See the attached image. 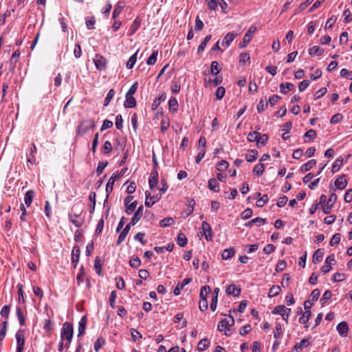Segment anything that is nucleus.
I'll list each match as a JSON object with an SVG mask.
<instances>
[{
  "instance_id": "obj_1",
  "label": "nucleus",
  "mask_w": 352,
  "mask_h": 352,
  "mask_svg": "<svg viewBox=\"0 0 352 352\" xmlns=\"http://www.w3.org/2000/svg\"><path fill=\"white\" fill-rule=\"evenodd\" d=\"M286 313V309L284 305H278L274 307L272 311V314L277 315L278 317L276 318L275 323V331L274 333V337L275 338H279V336L283 333L282 327L283 326V322L285 320V315Z\"/></svg>"
},
{
  "instance_id": "obj_2",
  "label": "nucleus",
  "mask_w": 352,
  "mask_h": 352,
  "mask_svg": "<svg viewBox=\"0 0 352 352\" xmlns=\"http://www.w3.org/2000/svg\"><path fill=\"white\" fill-rule=\"evenodd\" d=\"M73 337V327L69 322H65L63 325L60 333L61 341L65 342L66 348H69Z\"/></svg>"
},
{
  "instance_id": "obj_3",
  "label": "nucleus",
  "mask_w": 352,
  "mask_h": 352,
  "mask_svg": "<svg viewBox=\"0 0 352 352\" xmlns=\"http://www.w3.org/2000/svg\"><path fill=\"white\" fill-rule=\"evenodd\" d=\"M234 324V320L232 316H229L228 318H225L218 324V329L219 331H226L230 327Z\"/></svg>"
},
{
  "instance_id": "obj_4",
  "label": "nucleus",
  "mask_w": 352,
  "mask_h": 352,
  "mask_svg": "<svg viewBox=\"0 0 352 352\" xmlns=\"http://www.w3.org/2000/svg\"><path fill=\"white\" fill-rule=\"evenodd\" d=\"M256 30V28L255 26H251L250 28V29L248 30V31L246 32L243 37V42L239 44V47L241 48L245 47L247 45V44H248L250 42L253 36V34L255 33Z\"/></svg>"
},
{
  "instance_id": "obj_5",
  "label": "nucleus",
  "mask_w": 352,
  "mask_h": 352,
  "mask_svg": "<svg viewBox=\"0 0 352 352\" xmlns=\"http://www.w3.org/2000/svg\"><path fill=\"white\" fill-rule=\"evenodd\" d=\"M94 62L98 70H103L106 68L107 61L104 56L96 54L94 58Z\"/></svg>"
},
{
  "instance_id": "obj_6",
  "label": "nucleus",
  "mask_w": 352,
  "mask_h": 352,
  "mask_svg": "<svg viewBox=\"0 0 352 352\" xmlns=\"http://www.w3.org/2000/svg\"><path fill=\"white\" fill-rule=\"evenodd\" d=\"M122 175H123L122 172H121V173L116 172L112 175V176L109 179L108 183L106 186V190H107V193L112 191L115 182L116 180L119 179Z\"/></svg>"
},
{
  "instance_id": "obj_7",
  "label": "nucleus",
  "mask_w": 352,
  "mask_h": 352,
  "mask_svg": "<svg viewBox=\"0 0 352 352\" xmlns=\"http://www.w3.org/2000/svg\"><path fill=\"white\" fill-rule=\"evenodd\" d=\"M133 197L132 196H128L124 199V204L126 205V212L128 214H130L133 212V210L135 209L137 206V201H134L133 202Z\"/></svg>"
},
{
  "instance_id": "obj_8",
  "label": "nucleus",
  "mask_w": 352,
  "mask_h": 352,
  "mask_svg": "<svg viewBox=\"0 0 352 352\" xmlns=\"http://www.w3.org/2000/svg\"><path fill=\"white\" fill-rule=\"evenodd\" d=\"M336 200H337L336 194L332 193L330 195L326 205L322 208V211L324 214H329L331 208L332 206L333 205V204L336 201Z\"/></svg>"
},
{
  "instance_id": "obj_9",
  "label": "nucleus",
  "mask_w": 352,
  "mask_h": 352,
  "mask_svg": "<svg viewBox=\"0 0 352 352\" xmlns=\"http://www.w3.org/2000/svg\"><path fill=\"white\" fill-rule=\"evenodd\" d=\"M146 194V201L145 206L147 207L152 206L156 201H159L161 198V194L160 195H156L151 196V193L148 191L145 192Z\"/></svg>"
},
{
  "instance_id": "obj_10",
  "label": "nucleus",
  "mask_w": 352,
  "mask_h": 352,
  "mask_svg": "<svg viewBox=\"0 0 352 352\" xmlns=\"http://www.w3.org/2000/svg\"><path fill=\"white\" fill-rule=\"evenodd\" d=\"M202 230L205 238L207 241H210L212 239V229L210 224L206 221L202 222Z\"/></svg>"
},
{
  "instance_id": "obj_11",
  "label": "nucleus",
  "mask_w": 352,
  "mask_h": 352,
  "mask_svg": "<svg viewBox=\"0 0 352 352\" xmlns=\"http://www.w3.org/2000/svg\"><path fill=\"white\" fill-rule=\"evenodd\" d=\"M346 177V175L343 174L336 179L334 184L337 189L343 190L346 188L347 185Z\"/></svg>"
},
{
  "instance_id": "obj_12",
  "label": "nucleus",
  "mask_w": 352,
  "mask_h": 352,
  "mask_svg": "<svg viewBox=\"0 0 352 352\" xmlns=\"http://www.w3.org/2000/svg\"><path fill=\"white\" fill-rule=\"evenodd\" d=\"M335 261V257L333 254L329 255L325 261V265L321 267V272L323 274H327L331 269V262Z\"/></svg>"
},
{
  "instance_id": "obj_13",
  "label": "nucleus",
  "mask_w": 352,
  "mask_h": 352,
  "mask_svg": "<svg viewBox=\"0 0 352 352\" xmlns=\"http://www.w3.org/2000/svg\"><path fill=\"white\" fill-rule=\"evenodd\" d=\"M143 210V206H140L137 210V211L134 213L133 217H132L131 222L129 223L131 224L132 226H135L142 217Z\"/></svg>"
},
{
  "instance_id": "obj_14",
  "label": "nucleus",
  "mask_w": 352,
  "mask_h": 352,
  "mask_svg": "<svg viewBox=\"0 0 352 352\" xmlns=\"http://www.w3.org/2000/svg\"><path fill=\"white\" fill-rule=\"evenodd\" d=\"M17 342L16 352H22L24 347V336L21 332H17L16 334Z\"/></svg>"
},
{
  "instance_id": "obj_15",
  "label": "nucleus",
  "mask_w": 352,
  "mask_h": 352,
  "mask_svg": "<svg viewBox=\"0 0 352 352\" xmlns=\"http://www.w3.org/2000/svg\"><path fill=\"white\" fill-rule=\"evenodd\" d=\"M337 330L341 336L345 337L347 336L349 331L348 324L346 322L342 321L337 325Z\"/></svg>"
},
{
  "instance_id": "obj_16",
  "label": "nucleus",
  "mask_w": 352,
  "mask_h": 352,
  "mask_svg": "<svg viewBox=\"0 0 352 352\" xmlns=\"http://www.w3.org/2000/svg\"><path fill=\"white\" fill-rule=\"evenodd\" d=\"M69 219H70L71 222L76 227H80L82 225L83 219L80 217V214H70Z\"/></svg>"
},
{
  "instance_id": "obj_17",
  "label": "nucleus",
  "mask_w": 352,
  "mask_h": 352,
  "mask_svg": "<svg viewBox=\"0 0 352 352\" xmlns=\"http://www.w3.org/2000/svg\"><path fill=\"white\" fill-rule=\"evenodd\" d=\"M241 289L237 287L235 285L232 284L230 285L226 290V292L228 295H233L234 296H238L240 294Z\"/></svg>"
},
{
  "instance_id": "obj_18",
  "label": "nucleus",
  "mask_w": 352,
  "mask_h": 352,
  "mask_svg": "<svg viewBox=\"0 0 352 352\" xmlns=\"http://www.w3.org/2000/svg\"><path fill=\"white\" fill-rule=\"evenodd\" d=\"M316 164V160H310L307 162L305 164H302L300 167V170L302 173H305L311 170L314 166Z\"/></svg>"
},
{
  "instance_id": "obj_19",
  "label": "nucleus",
  "mask_w": 352,
  "mask_h": 352,
  "mask_svg": "<svg viewBox=\"0 0 352 352\" xmlns=\"http://www.w3.org/2000/svg\"><path fill=\"white\" fill-rule=\"evenodd\" d=\"M190 281V278H185L183 280L182 283H179L174 289V294L175 296H178L180 294L181 289H182L184 287L188 285Z\"/></svg>"
},
{
  "instance_id": "obj_20",
  "label": "nucleus",
  "mask_w": 352,
  "mask_h": 352,
  "mask_svg": "<svg viewBox=\"0 0 352 352\" xmlns=\"http://www.w3.org/2000/svg\"><path fill=\"white\" fill-rule=\"evenodd\" d=\"M131 226L132 225L130 223L126 225L124 230L122 231V232L120 234L117 241L118 245L120 244L125 239L127 234L130 230Z\"/></svg>"
},
{
  "instance_id": "obj_21",
  "label": "nucleus",
  "mask_w": 352,
  "mask_h": 352,
  "mask_svg": "<svg viewBox=\"0 0 352 352\" xmlns=\"http://www.w3.org/2000/svg\"><path fill=\"white\" fill-rule=\"evenodd\" d=\"M235 253V250L233 248H230L228 249H225L221 254V258L223 260H228L230 258H232Z\"/></svg>"
},
{
  "instance_id": "obj_22",
  "label": "nucleus",
  "mask_w": 352,
  "mask_h": 352,
  "mask_svg": "<svg viewBox=\"0 0 352 352\" xmlns=\"http://www.w3.org/2000/svg\"><path fill=\"white\" fill-rule=\"evenodd\" d=\"M136 102L134 97L131 95L126 94V100L124 102V107L128 108H133L135 107Z\"/></svg>"
},
{
  "instance_id": "obj_23",
  "label": "nucleus",
  "mask_w": 352,
  "mask_h": 352,
  "mask_svg": "<svg viewBox=\"0 0 352 352\" xmlns=\"http://www.w3.org/2000/svg\"><path fill=\"white\" fill-rule=\"evenodd\" d=\"M324 252L323 250L321 249H318L313 255V263H320L323 256Z\"/></svg>"
},
{
  "instance_id": "obj_24",
  "label": "nucleus",
  "mask_w": 352,
  "mask_h": 352,
  "mask_svg": "<svg viewBox=\"0 0 352 352\" xmlns=\"http://www.w3.org/2000/svg\"><path fill=\"white\" fill-rule=\"evenodd\" d=\"M342 164H343L342 157H340L337 158V160L335 161V162L333 163V164L332 166V168H331L332 173H334L336 172H338L342 167Z\"/></svg>"
},
{
  "instance_id": "obj_25",
  "label": "nucleus",
  "mask_w": 352,
  "mask_h": 352,
  "mask_svg": "<svg viewBox=\"0 0 352 352\" xmlns=\"http://www.w3.org/2000/svg\"><path fill=\"white\" fill-rule=\"evenodd\" d=\"M309 345V341L307 339L302 340L299 343L296 344L294 348L293 351L294 352H299L302 349L303 347H306Z\"/></svg>"
},
{
  "instance_id": "obj_26",
  "label": "nucleus",
  "mask_w": 352,
  "mask_h": 352,
  "mask_svg": "<svg viewBox=\"0 0 352 352\" xmlns=\"http://www.w3.org/2000/svg\"><path fill=\"white\" fill-rule=\"evenodd\" d=\"M235 37L236 34L231 32L228 33L223 40L222 45H226V47H228L233 41Z\"/></svg>"
},
{
  "instance_id": "obj_27",
  "label": "nucleus",
  "mask_w": 352,
  "mask_h": 352,
  "mask_svg": "<svg viewBox=\"0 0 352 352\" xmlns=\"http://www.w3.org/2000/svg\"><path fill=\"white\" fill-rule=\"evenodd\" d=\"M209 345H210V341L208 339H206V338L202 339L198 343L197 350L199 351H204L207 348H208Z\"/></svg>"
},
{
  "instance_id": "obj_28",
  "label": "nucleus",
  "mask_w": 352,
  "mask_h": 352,
  "mask_svg": "<svg viewBox=\"0 0 352 352\" xmlns=\"http://www.w3.org/2000/svg\"><path fill=\"white\" fill-rule=\"evenodd\" d=\"M34 196V192L32 190H28L24 197V201L27 206H30L32 201L33 197Z\"/></svg>"
},
{
  "instance_id": "obj_29",
  "label": "nucleus",
  "mask_w": 352,
  "mask_h": 352,
  "mask_svg": "<svg viewBox=\"0 0 352 352\" xmlns=\"http://www.w3.org/2000/svg\"><path fill=\"white\" fill-rule=\"evenodd\" d=\"M267 140H268L267 135H266V134L261 135L260 133H258V137L257 142H256L257 146L260 147V146H264L267 143Z\"/></svg>"
},
{
  "instance_id": "obj_30",
  "label": "nucleus",
  "mask_w": 352,
  "mask_h": 352,
  "mask_svg": "<svg viewBox=\"0 0 352 352\" xmlns=\"http://www.w3.org/2000/svg\"><path fill=\"white\" fill-rule=\"evenodd\" d=\"M86 323H87V318L85 316H83L80 319V320L78 323V336H80L84 333L85 330Z\"/></svg>"
},
{
  "instance_id": "obj_31",
  "label": "nucleus",
  "mask_w": 352,
  "mask_h": 352,
  "mask_svg": "<svg viewBox=\"0 0 352 352\" xmlns=\"http://www.w3.org/2000/svg\"><path fill=\"white\" fill-rule=\"evenodd\" d=\"M80 250L79 247L75 246L73 248L72 254V260L73 263H76L78 261L79 257H80Z\"/></svg>"
},
{
  "instance_id": "obj_32",
  "label": "nucleus",
  "mask_w": 352,
  "mask_h": 352,
  "mask_svg": "<svg viewBox=\"0 0 352 352\" xmlns=\"http://www.w3.org/2000/svg\"><path fill=\"white\" fill-rule=\"evenodd\" d=\"M324 50L320 49L318 46L315 45L309 50V54L311 56H321L323 54Z\"/></svg>"
},
{
  "instance_id": "obj_33",
  "label": "nucleus",
  "mask_w": 352,
  "mask_h": 352,
  "mask_svg": "<svg viewBox=\"0 0 352 352\" xmlns=\"http://www.w3.org/2000/svg\"><path fill=\"white\" fill-rule=\"evenodd\" d=\"M177 241L178 245L181 247H184L188 242L186 235L182 232L179 233V234L177 235Z\"/></svg>"
},
{
  "instance_id": "obj_34",
  "label": "nucleus",
  "mask_w": 352,
  "mask_h": 352,
  "mask_svg": "<svg viewBox=\"0 0 352 352\" xmlns=\"http://www.w3.org/2000/svg\"><path fill=\"white\" fill-rule=\"evenodd\" d=\"M257 151L256 150L250 151L245 156L246 160L249 162H252L256 159Z\"/></svg>"
},
{
  "instance_id": "obj_35",
  "label": "nucleus",
  "mask_w": 352,
  "mask_h": 352,
  "mask_svg": "<svg viewBox=\"0 0 352 352\" xmlns=\"http://www.w3.org/2000/svg\"><path fill=\"white\" fill-rule=\"evenodd\" d=\"M208 188L214 192H218L219 190V188L217 184V182L215 179L212 178L208 181Z\"/></svg>"
},
{
  "instance_id": "obj_36",
  "label": "nucleus",
  "mask_w": 352,
  "mask_h": 352,
  "mask_svg": "<svg viewBox=\"0 0 352 352\" xmlns=\"http://www.w3.org/2000/svg\"><path fill=\"white\" fill-rule=\"evenodd\" d=\"M174 222H175V221L172 217H167V218H164V219L160 221V226L161 227L164 228V227L173 225L174 223Z\"/></svg>"
},
{
  "instance_id": "obj_37",
  "label": "nucleus",
  "mask_w": 352,
  "mask_h": 352,
  "mask_svg": "<svg viewBox=\"0 0 352 352\" xmlns=\"http://www.w3.org/2000/svg\"><path fill=\"white\" fill-rule=\"evenodd\" d=\"M149 186L151 189H153L157 184V173H152L149 177Z\"/></svg>"
},
{
  "instance_id": "obj_38",
  "label": "nucleus",
  "mask_w": 352,
  "mask_h": 352,
  "mask_svg": "<svg viewBox=\"0 0 352 352\" xmlns=\"http://www.w3.org/2000/svg\"><path fill=\"white\" fill-rule=\"evenodd\" d=\"M280 291V287L278 285L272 286L268 293V296L272 298L277 296Z\"/></svg>"
},
{
  "instance_id": "obj_39",
  "label": "nucleus",
  "mask_w": 352,
  "mask_h": 352,
  "mask_svg": "<svg viewBox=\"0 0 352 352\" xmlns=\"http://www.w3.org/2000/svg\"><path fill=\"white\" fill-rule=\"evenodd\" d=\"M169 109L173 112H176L177 111L178 103L177 100L175 98H171L168 102Z\"/></svg>"
},
{
  "instance_id": "obj_40",
  "label": "nucleus",
  "mask_w": 352,
  "mask_h": 352,
  "mask_svg": "<svg viewBox=\"0 0 352 352\" xmlns=\"http://www.w3.org/2000/svg\"><path fill=\"white\" fill-rule=\"evenodd\" d=\"M158 55L157 50H154L152 53V54L146 60V63L148 65H154L157 60V57Z\"/></svg>"
},
{
  "instance_id": "obj_41",
  "label": "nucleus",
  "mask_w": 352,
  "mask_h": 352,
  "mask_svg": "<svg viewBox=\"0 0 352 352\" xmlns=\"http://www.w3.org/2000/svg\"><path fill=\"white\" fill-rule=\"evenodd\" d=\"M311 315V311H305L302 316L299 318V322L301 324H306Z\"/></svg>"
},
{
  "instance_id": "obj_42",
  "label": "nucleus",
  "mask_w": 352,
  "mask_h": 352,
  "mask_svg": "<svg viewBox=\"0 0 352 352\" xmlns=\"http://www.w3.org/2000/svg\"><path fill=\"white\" fill-rule=\"evenodd\" d=\"M137 54L138 52L135 53L133 56H131L128 60L126 65L128 69H132L133 67L137 60Z\"/></svg>"
},
{
  "instance_id": "obj_43",
  "label": "nucleus",
  "mask_w": 352,
  "mask_h": 352,
  "mask_svg": "<svg viewBox=\"0 0 352 352\" xmlns=\"http://www.w3.org/2000/svg\"><path fill=\"white\" fill-rule=\"evenodd\" d=\"M94 268L96 271V273L101 276L102 275V265L100 262V259L98 256H97L94 261Z\"/></svg>"
},
{
  "instance_id": "obj_44",
  "label": "nucleus",
  "mask_w": 352,
  "mask_h": 352,
  "mask_svg": "<svg viewBox=\"0 0 352 352\" xmlns=\"http://www.w3.org/2000/svg\"><path fill=\"white\" fill-rule=\"evenodd\" d=\"M332 296L331 292L330 290H327L322 295L320 302L322 305H324Z\"/></svg>"
},
{
  "instance_id": "obj_45",
  "label": "nucleus",
  "mask_w": 352,
  "mask_h": 352,
  "mask_svg": "<svg viewBox=\"0 0 352 352\" xmlns=\"http://www.w3.org/2000/svg\"><path fill=\"white\" fill-rule=\"evenodd\" d=\"M320 294V292L318 289H314L309 296V300H311V301L314 303V302L318 300Z\"/></svg>"
},
{
  "instance_id": "obj_46",
  "label": "nucleus",
  "mask_w": 352,
  "mask_h": 352,
  "mask_svg": "<svg viewBox=\"0 0 352 352\" xmlns=\"http://www.w3.org/2000/svg\"><path fill=\"white\" fill-rule=\"evenodd\" d=\"M210 38H211V35H208V36H206L204 41L199 45V46L198 47V50H197L198 53H200L205 50L206 46L207 45V43L210 40Z\"/></svg>"
},
{
  "instance_id": "obj_47",
  "label": "nucleus",
  "mask_w": 352,
  "mask_h": 352,
  "mask_svg": "<svg viewBox=\"0 0 352 352\" xmlns=\"http://www.w3.org/2000/svg\"><path fill=\"white\" fill-rule=\"evenodd\" d=\"M16 316H17V317L19 318L20 324L21 326L24 325L25 324V317L23 316V315L22 314L21 308L19 307H16Z\"/></svg>"
},
{
  "instance_id": "obj_48",
  "label": "nucleus",
  "mask_w": 352,
  "mask_h": 352,
  "mask_svg": "<svg viewBox=\"0 0 352 352\" xmlns=\"http://www.w3.org/2000/svg\"><path fill=\"white\" fill-rule=\"evenodd\" d=\"M266 222V219H263V218H261V217H256L255 219H252L251 221H250L248 223H246V226H252L253 223H258L259 225L262 224H265Z\"/></svg>"
},
{
  "instance_id": "obj_49",
  "label": "nucleus",
  "mask_w": 352,
  "mask_h": 352,
  "mask_svg": "<svg viewBox=\"0 0 352 352\" xmlns=\"http://www.w3.org/2000/svg\"><path fill=\"white\" fill-rule=\"evenodd\" d=\"M210 292V288L209 286H204L201 289L200 292V298L201 299H206L208 294Z\"/></svg>"
},
{
  "instance_id": "obj_50",
  "label": "nucleus",
  "mask_w": 352,
  "mask_h": 352,
  "mask_svg": "<svg viewBox=\"0 0 352 352\" xmlns=\"http://www.w3.org/2000/svg\"><path fill=\"white\" fill-rule=\"evenodd\" d=\"M130 265L133 268H138L141 265L140 259L138 257H133L129 261Z\"/></svg>"
},
{
  "instance_id": "obj_51",
  "label": "nucleus",
  "mask_w": 352,
  "mask_h": 352,
  "mask_svg": "<svg viewBox=\"0 0 352 352\" xmlns=\"http://www.w3.org/2000/svg\"><path fill=\"white\" fill-rule=\"evenodd\" d=\"M340 238H341L340 234L336 233V234H333V236H332L331 240L329 243L330 245L333 246L335 245L338 244L340 241Z\"/></svg>"
},
{
  "instance_id": "obj_52",
  "label": "nucleus",
  "mask_w": 352,
  "mask_h": 352,
  "mask_svg": "<svg viewBox=\"0 0 352 352\" xmlns=\"http://www.w3.org/2000/svg\"><path fill=\"white\" fill-rule=\"evenodd\" d=\"M114 95H115L114 90L113 89H110L109 91L108 92L106 98H105L104 102V106H107L109 104V102H111V100L113 98Z\"/></svg>"
},
{
  "instance_id": "obj_53",
  "label": "nucleus",
  "mask_w": 352,
  "mask_h": 352,
  "mask_svg": "<svg viewBox=\"0 0 352 352\" xmlns=\"http://www.w3.org/2000/svg\"><path fill=\"white\" fill-rule=\"evenodd\" d=\"M7 322L3 321L1 324L0 341H2L6 334Z\"/></svg>"
},
{
  "instance_id": "obj_54",
  "label": "nucleus",
  "mask_w": 352,
  "mask_h": 352,
  "mask_svg": "<svg viewBox=\"0 0 352 352\" xmlns=\"http://www.w3.org/2000/svg\"><path fill=\"white\" fill-rule=\"evenodd\" d=\"M264 170H265L264 165L263 164H258L254 166L253 172L255 174L260 175L263 173Z\"/></svg>"
},
{
  "instance_id": "obj_55",
  "label": "nucleus",
  "mask_w": 352,
  "mask_h": 352,
  "mask_svg": "<svg viewBox=\"0 0 352 352\" xmlns=\"http://www.w3.org/2000/svg\"><path fill=\"white\" fill-rule=\"evenodd\" d=\"M340 76L342 78L352 80V72H349L347 69H342L340 71Z\"/></svg>"
},
{
  "instance_id": "obj_56",
  "label": "nucleus",
  "mask_w": 352,
  "mask_h": 352,
  "mask_svg": "<svg viewBox=\"0 0 352 352\" xmlns=\"http://www.w3.org/2000/svg\"><path fill=\"white\" fill-rule=\"evenodd\" d=\"M228 166L229 164L228 162H226V160H221L220 162L218 163L217 168L219 171H223L228 168Z\"/></svg>"
},
{
  "instance_id": "obj_57",
  "label": "nucleus",
  "mask_w": 352,
  "mask_h": 352,
  "mask_svg": "<svg viewBox=\"0 0 352 352\" xmlns=\"http://www.w3.org/2000/svg\"><path fill=\"white\" fill-rule=\"evenodd\" d=\"M337 20V17L336 16H331L327 21L325 24V29H330L331 28L334 23H336Z\"/></svg>"
},
{
  "instance_id": "obj_58",
  "label": "nucleus",
  "mask_w": 352,
  "mask_h": 352,
  "mask_svg": "<svg viewBox=\"0 0 352 352\" xmlns=\"http://www.w3.org/2000/svg\"><path fill=\"white\" fill-rule=\"evenodd\" d=\"M225 89L223 87H219L217 88L215 96L217 100H221L225 95Z\"/></svg>"
},
{
  "instance_id": "obj_59",
  "label": "nucleus",
  "mask_w": 352,
  "mask_h": 352,
  "mask_svg": "<svg viewBox=\"0 0 352 352\" xmlns=\"http://www.w3.org/2000/svg\"><path fill=\"white\" fill-rule=\"evenodd\" d=\"M343 119V116L341 113H336L333 115L330 120L331 124H336Z\"/></svg>"
},
{
  "instance_id": "obj_60",
  "label": "nucleus",
  "mask_w": 352,
  "mask_h": 352,
  "mask_svg": "<svg viewBox=\"0 0 352 352\" xmlns=\"http://www.w3.org/2000/svg\"><path fill=\"white\" fill-rule=\"evenodd\" d=\"M305 137L311 141L316 137V131L314 129H309L305 133Z\"/></svg>"
},
{
  "instance_id": "obj_61",
  "label": "nucleus",
  "mask_w": 352,
  "mask_h": 352,
  "mask_svg": "<svg viewBox=\"0 0 352 352\" xmlns=\"http://www.w3.org/2000/svg\"><path fill=\"white\" fill-rule=\"evenodd\" d=\"M327 88H325V87H322L321 89H320L319 90H318L316 92V94L314 95V99L318 100V99L320 98L327 93Z\"/></svg>"
},
{
  "instance_id": "obj_62",
  "label": "nucleus",
  "mask_w": 352,
  "mask_h": 352,
  "mask_svg": "<svg viewBox=\"0 0 352 352\" xmlns=\"http://www.w3.org/2000/svg\"><path fill=\"white\" fill-rule=\"evenodd\" d=\"M345 274L342 273H336L333 274V280L334 282H341L345 279Z\"/></svg>"
},
{
  "instance_id": "obj_63",
  "label": "nucleus",
  "mask_w": 352,
  "mask_h": 352,
  "mask_svg": "<svg viewBox=\"0 0 352 352\" xmlns=\"http://www.w3.org/2000/svg\"><path fill=\"white\" fill-rule=\"evenodd\" d=\"M220 72L219 64L217 61H212L211 63V73L217 75Z\"/></svg>"
},
{
  "instance_id": "obj_64",
  "label": "nucleus",
  "mask_w": 352,
  "mask_h": 352,
  "mask_svg": "<svg viewBox=\"0 0 352 352\" xmlns=\"http://www.w3.org/2000/svg\"><path fill=\"white\" fill-rule=\"evenodd\" d=\"M268 201V197L267 195H264L261 199L257 200L256 206L258 207H263Z\"/></svg>"
}]
</instances>
